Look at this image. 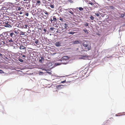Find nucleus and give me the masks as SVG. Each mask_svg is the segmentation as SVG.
Instances as JSON below:
<instances>
[{
  "instance_id": "nucleus-1",
  "label": "nucleus",
  "mask_w": 125,
  "mask_h": 125,
  "mask_svg": "<svg viewBox=\"0 0 125 125\" xmlns=\"http://www.w3.org/2000/svg\"><path fill=\"white\" fill-rule=\"evenodd\" d=\"M69 58L67 56H65L63 57L60 59V60L62 62L61 63H56L55 65L56 66L59 65L61 64H66L68 62L67 61L69 60Z\"/></svg>"
},
{
  "instance_id": "nucleus-2",
  "label": "nucleus",
  "mask_w": 125,
  "mask_h": 125,
  "mask_svg": "<svg viewBox=\"0 0 125 125\" xmlns=\"http://www.w3.org/2000/svg\"><path fill=\"white\" fill-rule=\"evenodd\" d=\"M89 42L88 41H85L82 43L86 51H88L91 49V46L90 45H89Z\"/></svg>"
},
{
  "instance_id": "nucleus-3",
  "label": "nucleus",
  "mask_w": 125,
  "mask_h": 125,
  "mask_svg": "<svg viewBox=\"0 0 125 125\" xmlns=\"http://www.w3.org/2000/svg\"><path fill=\"white\" fill-rule=\"evenodd\" d=\"M9 18L8 21H10L12 25L17 21V17L14 15L10 17H9Z\"/></svg>"
},
{
  "instance_id": "nucleus-4",
  "label": "nucleus",
  "mask_w": 125,
  "mask_h": 125,
  "mask_svg": "<svg viewBox=\"0 0 125 125\" xmlns=\"http://www.w3.org/2000/svg\"><path fill=\"white\" fill-rule=\"evenodd\" d=\"M8 32H4L0 35L1 40H6L9 37Z\"/></svg>"
},
{
  "instance_id": "nucleus-5",
  "label": "nucleus",
  "mask_w": 125,
  "mask_h": 125,
  "mask_svg": "<svg viewBox=\"0 0 125 125\" xmlns=\"http://www.w3.org/2000/svg\"><path fill=\"white\" fill-rule=\"evenodd\" d=\"M3 25L5 27L10 28H11L12 25L11 24V23L10 22V21H8V19H7L6 21L3 22Z\"/></svg>"
},
{
  "instance_id": "nucleus-6",
  "label": "nucleus",
  "mask_w": 125,
  "mask_h": 125,
  "mask_svg": "<svg viewBox=\"0 0 125 125\" xmlns=\"http://www.w3.org/2000/svg\"><path fill=\"white\" fill-rule=\"evenodd\" d=\"M16 8L17 11H20L23 12L24 11V7L21 6L19 3L16 4Z\"/></svg>"
},
{
  "instance_id": "nucleus-7",
  "label": "nucleus",
  "mask_w": 125,
  "mask_h": 125,
  "mask_svg": "<svg viewBox=\"0 0 125 125\" xmlns=\"http://www.w3.org/2000/svg\"><path fill=\"white\" fill-rule=\"evenodd\" d=\"M45 14H42V18H44V19H47V18L49 17V14L50 13L46 11L45 10H43L42 11Z\"/></svg>"
},
{
  "instance_id": "nucleus-8",
  "label": "nucleus",
  "mask_w": 125,
  "mask_h": 125,
  "mask_svg": "<svg viewBox=\"0 0 125 125\" xmlns=\"http://www.w3.org/2000/svg\"><path fill=\"white\" fill-rule=\"evenodd\" d=\"M8 34L9 37L10 36V37L14 39H16V38L17 35L14 33L13 31H8Z\"/></svg>"
},
{
  "instance_id": "nucleus-9",
  "label": "nucleus",
  "mask_w": 125,
  "mask_h": 125,
  "mask_svg": "<svg viewBox=\"0 0 125 125\" xmlns=\"http://www.w3.org/2000/svg\"><path fill=\"white\" fill-rule=\"evenodd\" d=\"M69 23L68 22H64V23H62V25L64 26V28H63V30H64V31H65L66 30L68 29L69 28V27L68 26L69 25Z\"/></svg>"
},
{
  "instance_id": "nucleus-10",
  "label": "nucleus",
  "mask_w": 125,
  "mask_h": 125,
  "mask_svg": "<svg viewBox=\"0 0 125 125\" xmlns=\"http://www.w3.org/2000/svg\"><path fill=\"white\" fill-rule=\"evenodd\" d=\"M39 10H41L40 9H34L32 11H31V12H32V14L33 15H35V14H39L38 12Z\"/></svg>"
},
{
  "instance_id": "nucleus-11",
  "label": "nucleus",
  "mask_w": 125,
  "mask_h": 125,
  "mask_svg": "<svg viewBox=\"0 0 125 125\" xmlns=\"http://www.w3.org/2000/svg\"><path fill=\"white\" fill-rule=\"evenodd\" d=\"M48 4L46 5V7L49 9H50V7H51L52 9H53L54 8V4L52 3H51L50 2H48Z\"/></svg>"
},
{
  "instance_id": "nucleus-12",
  "label": "nucleus",
  "mask_w": 125,
  "mask_h": 125,
  "mask_svg": "<svg viewBox=\"0 0 125 125\" xmlns=\"http://www.w3.org/2000/svg\"><path fill=\"white\" fill-rule=\"evenodd\" d=\"M82 41L80 40L74 41L73 42V43L74 44H77L79 43H81Z\"/></svg>"
},
{
  "instance_id": "nucleus-13",
  "label": "nucleus",
  "mask_w": 125,
  "mask_h": 125,
  "mask_svg": "<svg viewBox=\"0 0 125 125\" xmlns=\"http://www.w3.org/2000/svg\"><path fill=\"white\" fill-rule=\"evenodd\" d=\"M15 39H13L10 38H9L8 40L9 41V42L11 43L12 44L14 43V41H15Z\"/></svg>"
},
{
  "instance_id": "nucleus-14",
  "label": "nucleus",
  "mask_w": 125,
  "mask_h": 125,
  "mask_svg": "<svg viewBox=\"0 0 125 125\" xmlns=\"http://www.w3.org/2000/svg\"><path fill=\"white\" fill-rule=\"evenodd\" d=\"M10 10L9 9H7V11L9 15H11V16H13V13H14V12L12 11H9Z\"/></svg>"
},
{
  "instance_id": "nucleus-15",
  "label": "nucleus",
  "mask_w": 125,
  "mask_h": 125,
  "mask_svg": "<svg viewBox=\"0 0 125 125\" xmlns=\"http://www.w3.org/2000/svg\"><path fill=\"white\" fill-rule=\"evenodd\" d=\"M76 50L79 52L85 51L84 50H83V49L81 48L80 47H79L78 48H76Z\"/></svg>"
},
{
  "instance_id": "nucleus-16",
  "label": "nucleus",
  "mask_w": 125,
  "mask_h": 125,
  "mask_svg": "<svg viewBox=\"0 0 125 125\" xmlns=\"http://www.w3.org/2000/svg\"><path fill=\"white\" fill-rule=\"evenodd\" d=\"M68 11L69 12L72 14L73 15L74 13L73 12V10L71 8L70 9H68Z\"/></svg>"
},
{
  "instance_id": "nucleus-17",
  "label": "nucleus",
  "mask_w": 125,
  "mask_h": 125,
  "mask_svg": "<svg viewBox=\"0 0 125 125\" xmlns=\"http://www.w3.org/2000/svg\"><path fill=\"white\" fill-rule=\"evenodd\" d=\"M20 50H26V47L23 45H22V44H21V45H20Z\"/></svg>"
},
{
  "instance_id": "nucleus-18",
  "label": "nucleus",
  "mask_w": 125,
  "mask_h": 125,
  "mask_svg": "<svg viewBox=\"0 0 125 125\" xmlns=\"http://www.w3.org/2000/svg\"><path fill=\"white\" fill-rule=\"evenodd\" d=\"M81 56H82V58H80L81 59H85V58H87L88 57V56L86 55H81Z\"/></svg>"
},
{
  "instance_id": "nucleus-19",
  "label": "nucleus",
  "mask_w": 125,
  "mask_h": 125,
  "mask_svg": "<svg viewBox=\"0 0 125 125\" xmlns=\"http://www.w3.org/2000/svg\"><path fill=\"white\" fill-rule=\"evenodd\" d=\"M59 20L62 22V23L64 22V21L65 20V19L62 18V17H60Z\"/></svg>"
},
{
  "instance_id": "nucleus-20",
  "label": "nucleus",
  "mask_w": 125,
  "mask_h": 125,
  "mask_svg": "<svg viewBox=\"0 0 125 125\" xmlns=\"http://www.w3.org/2000/svg\"><path fill=\"white\" fill-rule=\"evenodd\" d=\"M83 31L84 32V33L86 34H88L89 33L88 31L86 28L83 29Z\"/></svg>"
},
{
  "instance_id": "nucleus-21",
  "label": "nucleus",
  "mask_w": 125,
  "mask_h": 125,
  "mask_svg": "<svg viewBox=\"0 0 125 125\" xmlns=\"http://www.w3.org/2000/svg\"><path fill=\"white\" fill-rule=\"evenodd\" d=\"M55 45L57 47H59L61 46V43L59 42H56L55 44Z\"/></svg>"
},
{
  "instance_id": "nucleus-22",
  "label": "nucleus",
  "mask_w": 125,
  "mask_h": 125,
  "mask_svg": "<svg viewBox=\"0 0 125 125\" xmlns=\"http://www.w3.org/2000/svg\"><path fill=\"white\" fill-rule=\"evenodd\" d=\"M7 10V8L6 7H3L1 9V10H2L3 12L5 10Z\"/></svg>"
},
{
  "instance_id": "nucleus-23",
  "label": "nucleus",
  "mask_w": 125,
  "mask_h": 125,
  "mask_svg": "<svg viewBox=\"0 0 125 125\" xmlns=\"http://www.w3.org/2000/svg\"><path fill=\"white\" fill-rule=\"evenodd\" d=\"M36 2V4L37 5H40L41 4V2L40 0H37Z\"/></svg>"
},
{
  "instance_id": "nucleus-24",
  "label": "nucleus",
  "mask_w": 125,
  "mask_h": 125,
  "mask_svg": "<svg viewBox=\"0 0 125 125\" xmlns=\"http://www.w3.org/2000/svg\"><path fill=\"white\" fill-rule=\"evenodd\" d=\"M76 9H79L80 11H82L83 10V8L82 7H77Z\"/></svg>"
},
{
  "instance_id": "nucleus-25",
  "label": "nucleus",
  "mask_w": 125,
  "mask_h": 125,
  "mask_svg": "<svg viewBox=\"0 0 125 125\" xmlns=\"http://www.w3.org/2000/svg\"><path fill=\"white\" fill-rule=\"evenodd\" d=\"M75 11L78 14L80 15V11L79 10L77 9H75Z\"/></svg>"
},
{
  "instance_id": "nucleus-26",
  "label": "nucleus",
  "mask_w": 125,
  "mask_h": 125,
  "mask_svg": "<svg viewBox=\"0 0 125 125\" xmlns=\"http://www.w3.org/2000/svg\"><path fill=\"white\" fill-rule=\"evenodd\" d=\"M25 32L21 31L20 32V35L24 36L25 35Z\"/></svg>"
},
{
  "instance_id": "nucleus-27",
  "label": "nucleus",
  "mask_w": 125,
  "mask_h": 125,
  "mask_svg": "<svg viewBox=\"0 0 125 125\" xmlns=\"http://www.w3.org/2000/svg\"><path fill=\"white\" fill-rule=\"evenodd\" d=\"M42 2L45 4H47V3L48 2L47 1L45 0H42Z\"/></svg>"
},
{
  "instance_id": "nucleus-28",
  "label": "nucleus",
  "mask_w": 125,
  "mask_h": 125,
  "mask_svg": "<svg viewBox=\"0 0 125 125\" xmlns=\"http://www.w3.org/2000/svg\"><path fill=\"white\" fill-rule=\"evenodd\" d=\"M35 42L36 44H39V42L38 40H36V41Z\"/></svg>"
},
{
  "instance_id": "nucleus-29",
  "label": "nucleus",
  "mask_w": 125,
  "mask_h": 125,
  "mask_svg": "<svg viewBox=\"0 0 125 125\" xmlns=\"http://www.w3.org/2000/svg\"><path fill=\"white\" fill-rule=\"evenodd\" d=\"M53 20L54 21H56L57 20V19L56 18V17L55 16H53Z\"/></svg>"
},
{
  "instance_id": "nucleus-30",
  "label": "nucleus",
  "mask_w": 125,
  "mask_h": 125,
  "mask_svg": "<svg viewBox=\"0 0 125 125\" xmlns=\"http://www.w3.org/2000/svg\"><path fill=\"white\" fill-rule=\"evenodd\" d=\"M24 29H28L29 28V26L27 24H24Z\"/></svg>"
},
{
  "instance_id": "nucleus-31",
  "label": "nucleus",
  "mask_w": 125,
  "mask_h": 125,
  "mask_svg": "<svg viewBox=\"0 0 125 125\" xmlns=\"http://www.w3.org/2000/svg\"><path fill=\"white\" fill-rule=\"evenodd\" d=\"M25 12V15H26L27 16H29V14L27 12H26L25 11H24Z\"/></svg>"
},
{
  "instance_id": "nucleus-32",
  "label": "nucleus",
  "mask_w": 125,
  "mask_h": 125,
  "mask_svg": "<svg viewBox=\"0 0 125 125\" xmlns=\"http://www.w3.org/2000/svg\"><path fill=\"white\" fill-rule=\"evenodd\" d=\"M75 32H68V34H73Z\"/></svg>"
},
{
  "instance_id": "nucleus-33",
  "label": "nucleus",
  "mask_w": 125,
  "mask_h": 125,
  "mask_svg": "<svg viewBox=\"0 0 125 125\" xmlns=\"http://www.w3.org/2000/svg\"><path fill=\"white\" fill-rule=\"evenodd\" d=\"M84 25L85 26H88V24L87 22H86L84 24Z\"/></svg>"
},
{
  "instance_id": "nucleus-34",
  "label": "nucleus",
  "mask_w": 125,
  "mask_h": 125,
  "mask_svg": "<svg viewBox=\"0 0 125 125\" xmlns=\"http://www.w3.org/2000/svg\"><path fill=\"white\" fill-rule=\"evenodd\" d=\"M90 18L92 20H93L94 19V17L92 15L90 16Z\"/></svg>"
},
{
  "instance_id": "nucleus-35",
  "label": "nucleus",
  "mask_w": 125,
  "mask_h": 125,
  "mask_svg": "<svg viewBox=\"0 0 125 125\" xmlns=\"http://www.w3.org/2000/svg\"><path fill=\"white\" fill-rule=\"evenodd\" d=\"M109 8L110 9H115L114 7L112 6H109Z\"/></svg>"
},
{
  "instance_id": "nucleus-36",
  "label": "nucleus",
  "mask_w": 125,
  "mask_h": 125,
  "mask_svg": "<svg viewBox=\"0 0 125 125\" xmlns=\"http://www.w3.org/2000/svg\"><path fill=\"white\" fill-rule=\"evenodd\" d=\"M88 4H90L92 6H94V4L92 2H89L88 3Z\"/></svg>"
},
{
  "instance_id": "nucleus-37",
  "label": "nucleus",
  "mask_w": 125,
  "mask_h": 125,
  "mask_svg": "<svg viewBox=\"0 0 125 125\" xmlns=\"http://www.w3.org/2000/svg\"><path fill=\"white\" fill-rule=\"evenodd\" d=\"M13 31V32H14V33L16 35H17L18 34V33L17 31Z\"/></svg>"
},
{
  "instance_id": "nucleus-38",
  "label": "nucleus",
  "mask_w": 125,
  "mask_h": 125,
  "mask_svg": "<svg viewBox=\"0 0 125 125\" xmlns=\"http://www.w3.org/2000/svg\"><path fill=\"white\" fill-rule=\"evenodd\" d=\"M27 32L28 33H31V31L30 30L28 29V31H27Z\"/></svg>"
},
{
  "instance_id": "nucleus-39",
  "label": "nucleus",
  "mask_w": 125,
  "mask_h": 125,
  "mask_svg": "<svg viewBox=\"0 0 125 125\" xmlns=\"http://www.w3.org/2000/svg\"><path fill=\"white\" fill-rule=\"evenodd\" d=\"M121 17H124L125 16L124 14H121L120 15Z\"/></svg>"
},
{
  "instance_id": "nucleus-40",
  "label": "nucleus",
  "mask_w": 125,
  "mask_h": 125,
  "mask_svg": "<svg viewBox=\"0 0 125 125\" xmlns=\"http://www.w3.org/2000/svg\"><path fill=\"white\" fill-rule=\"evenodd\" d=\"M40 58H41V59L42 60V61H44V58L43 56H40Z\"/></svg>"
},
{
  "instance_id": "nucleus-41",
  "label": "nucleus",
  "mask_w": 125,
  "mask_h": 125,
  "mask_svg": "<svg viewBox=\"0 0 125 125\" xmlns=\"http://www.w3.org/2000/svg\"><path fill=\"white\" fill-rule=\"evenodd\" d=\"M19 61L21 62H23V60L22 59H19Z\"/></svg>"
},
{
  "instance_id": "nucleus-42",
  "label": "nucleus",
  "mask_w": 125,
  "mask_h": 125,
  "mask_svg": "<svg viewBox=\"0 0 125 125\" xmlns=\"http://www.w3.org/2000/svg\"><path fill=\"white\" fill-rule=\"evenodd\" d=\"M22 26H23V24H20L19 25V27L22 28Z\"/></svg>"
},
{
  "instance_id": "nucleus-43",
  "label": "nucleus",
  "mask_w": 125,
  "mask_h": 125,
  "mask_svg": "<svg viewBox=\"0 0 125 125\" xmlns=\"http://www.w3.org/2000/svg\"><path fill=\"white\" fill-rule=\"evenodd\" d=\"M4 72L2 70H0V73H4Z\"/></svg>"
},
{
  "instance_id": "nucleus-44",
  "label": "nucleus",
  "mask_w": 125,
  "mask_h": 125,
  "mask_svg": "<svg viewBox=\"0 0 125 125\" xmlns=\"http://www.w3.org/2000/svg\"><path fill=\"white\" fill-rule=\"evenodd\" d=\"M55 29V28H53V27H51L50 28V30L52 31H53V30L54 29Z\"/></svg>"
},
{
  "instance_id": "nucleus-45",
  "label": "nucleus",
  "mask_w": 125,
  "mask_h": 125,
  "mask_svg": "<svg viewBox=\"0 0 125 125\" xmlns=\"http://www.w3.org/2000/svg\"><path fill=\"white\" fill-rule=\"evenodd\" d=\"M95 14L96 16H97L98 17L99 16V14L98 13H95Z\"/></svg>"
},
{
  "instance_id": "nucleus-46",
  "label": "nucleus",
  "mask_w": 125,
  "mask_h": 125,
  "mask_svg": "<svg viewBox=\"0 0 125 125\" xmlns=\"http://www.w3.org/2000/svg\"><path fill=\"white\" fill-rule=\"evenodd\" d=\"M40 62L42 63V61L41 59H40L39 60Z\"/></svg>"
},
{
  "instance_id": "nucleus-47",
  "label": "nucleus",
  "mask_w": 125,
  "mask_h": 125,
  "mask_svg": "<svg viewBox=\"0 0 125 125\" xmlns=\"http://www.w3.org/2000/svg\"><path fill=\"white\" fill-rule=\"evenodd\" d=\"M69 1L71 3H73V1L72 0H69Z\"/></svg>"
},
{
  "instance_id": "nucleus-48",
  "label": "nucleus",
  "mask_w": 125,
  "mask_h": 125,
  "mask_svg": "<svg viewBox=\"0 0 125 125\" xmlns=\"http://www.w3.org/2000/svg\"><path fill=\"white\" fill-rule=\"evenodd\" d=\"M3 11H2V10H1V9H0V14H2V13H3Z\"/></svg>"
},
{
  "instance_id": "nucleus-49",
  "label": "nucleus",
  "mask_w": 125,
  "mask_h": 125,
  "mask_svg": "<svg viewBox=\"0 0 125 125\" xmlns=\"http://www.w3.org/2000/svg\"><path fill=\"white\" fill-rule=\"evenodd\" d=\"M64 93H63V92H60V95H62L63 94H64Z\"/></svg>"
},
{
  "instance_id": "nucleus-50",
  "label": "nucleus",
  "mask_w": 125,
  "mask_h": 125,
  "mask_svg": "<svg viewBox=\"0 0 125 125\" xmlns=\"http://www.w3.org/2000/svg\"><path fill=\"white\" fill-rule=\"evenodd\" d=\"M24 12H23L22 11H21L19 13V14H22Z\"/></svg>"
},
{
  "instance_id": "nucleus-51",
  "label": "nucleus",
  "mask_w": 125,
  "mask_h": 125,
  "mask_svg": "<svg viewBox=\"0 0 125 125\" xmlns=\"http://www.w3.org/2000/svg\"><path fill=\"white\" fill-rule=\"evenodd\" d=\"M25 27H24V25H23V26H22V29H23V28H25Z\"/></svg>"
},
{
  "instance_id": "nucleus-52",
  "label": "nucleus",
  "mask_w": 125,
  "mask_h": 125,
  "mask_svg": "<svg viewBox=\"0 0 125 125\" xmlns=\"http://www.w3.org/2000/svg\"><path fill=\"white\" fill-rule=\"evenodd\" d=\"M65 82H66V81H65V80L63 81H62L61 82V83H65Z\"/></svg>"
},
{
  "instance_id": "nucleus-53",
  "label": "nucleus",
  "mask_w": 125,
  "mask_h": 125,
  "mask_svg": "<svg viewBox=\"0 0 125 125\" xmlns=\"http://www.w3.org/2000/svg\"><path fill=\"white\" fill-rule=\"evenodd\" d=\"M43 30L45 32H46V30L45 29H44Z\"/></svg>"
},
{
  "instance_id": "nucleus-54",
  "label": "nucleus",
  "mask_w": 125,
  "mask_h": 125,
  "mask_svg": "<svg viewBox=\"0 0 125 125\" xmlns=\"http://www.w3.org/2000/svg\"><path fill=\"white\" fill-rule=\"evenodd\" d=\"M23 1H24V2L26 3H28L27 2H26V1H27V0H23Z\"/></svg>"
},
{
  "instance_id": "nucleus-55",
  "label": "nucleus",
  "mask_w": 125,
  "mask_h": 125,
  "mask_svg": "<svg viewBox=\"0 0 125 125\" xmlns=\"http://www.w3.org/2000/svg\"><path fill=\"white\" fill-rule=\"evenodd\" d=\"M22 56V57H23L25 58L26 57L23 54Z\"/></svg>"
},
{
  "instance_id": "nucleus-56",
  "label": "nucleus",
  "mask_w": 125,
  "mask_h": 125,
  "mask_svg": "<svg viewBox=\"0 0 125 125\" xmlns=\"http://www.w3.org/2000/svg\"><path fill=\"white\" fill-rule=\"evenodd\" d=\"M2 56H3L2 54L0 53V57H2Z\"/></svg>"
},
{
  "instance_id": "nucleus-57",
  "label": "nucleus",
  "mask_w": 125,
  "mask_h": 125,
  "mask_svg": "<svg viewBox=\"0 0 125 125\" xmlns=\"http://www.w3.org/2000/svg\"><path fill=\"white\" fill-rule=\"evenodd\" d=\"M26 9L28 10H29V8H27V9Z\"/></svg>"
},
{
  "instance_id": "nucleus-58",
  "label": "nucleus",
  "mask_w": 125,
  "mask_h": 125,
  "mask_svg": "<svg viewBox=\"0 0 125 125\" xmlns=\"http://www.w3.org/2000/svg\"><path fill=\"white\" fill-rule=\"evenodd\" d=\"M53 21V20H52V19H51V20H50V21H51V22L52 23V21Z\"/></svg>"
},
{
  "instance_id": "nucleus-59",
  "label": "nucleus",
  "mask_w": 125,
  "mask_h": 125,
  "mask_svg": "<svg viewBox=\"0 0 125 125\" xmlns=\"http://www.w3.org/2000/svg\"><path fill=\"white\" fill-rule=\"evenodd\" d=\"M20 0H16V2H19Z\"/></svg>"
},
{
  "instance_id": "nucleus-60",
  "label": "nucleus",
  "mask_w": 125,
  "mask_h": 125,
  "mask_svg": "<svg viewBox=\"0 0 125 125\" xmlns=\"http://www.w3.org/2000/svg\"><path fill=\"white\" fill-rule=\"evenodd\" d=\"M3 0H0V1H3Z\"/></svg>"
},
{
  "instance_id": "nucleus-61",
  "label": "nucleus",
  "mask_w": 125,
  "mask_h": 125,
  "mask_svg": "<svg viewBox=\"0 0 125 125\" xmlns=\"http://www.w3.org/2000/svg\"><path fill=\"white\" fill-rule=\"evenodd\" d=\"M43 70H45V69H43Z\"/></svg>"
},
{
  "instance_id": "nucleus-62",
  "label": "nucleus",
  "mask_w": 125,
  "mask_h": 125,
  "mask_svg": "<svg viewBox=\"0 0 125 125\" xmlns=\"http://www.w3.org/2000/svg\"><path fill=\"white\" fill-rule=\"evenodd\" d=\"M33 31V32H34V30H33V31Z\"/></svg>"
},
{
  "instance_id": "nucleus-63",
  "label": "nucleus",
  "mask_w": 125,
  "mask_h": 125,
  "mask_svg": "<svg viewBox=\"0 0 125 125\" xmlns=\"http://www.w3.org/2000/svg\"><path fill=\"white\" fill-rule=\"evenodd\" d=\"M58 18H57V20H58Z\"/></svg>"
},
{
  "instance_id": "nucleus-64",
  "label": "nucleus",
  "mask_w": 125,
  "mask_h": 125,
  "mask_svg": "<svg viewBox=\"0 0 125 125\" xmlns=\"http://www.w3.org/2000/svg\"><path fill=\"white\" fill-rule=\"evenodd\" d=\"M125 15V13H124Z\"/></svg>"
}]
</instances>
